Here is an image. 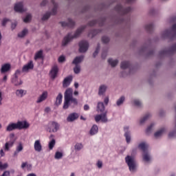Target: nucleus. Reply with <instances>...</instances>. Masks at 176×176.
<instances>
[{
	"mask_svg": "<svg viewBox=\"0 0 176 176\" xmlns=\"http://www.w3.org/2000/svg\"><path fill=\"white\" fill-rule=\"evenodd\" d=\"M162 37L163 38H170V40H174L176 38V23L172 26L170 30H165L162 34ZM176 52V44L173 45L169 50H164L160 52V55L161 56H166L168 54H173Z\"/></svg>",
	"mask_w": 176,
	"mask_h": 176,
	"instance_id": "obj_1",
	"label": "nucleus"
},
{
	"mask_svg": "<svg viewBox=\"0 0 176 176\" xmlns=\"http://www.w3.org/2000/svg\"><path fill=\"white\" fill-rule=\"evenodd\" d=\"M74 90L72 88H68L66 89L64 94V104H63V109H68L69 108V105L73 104L75 107L78 105V100L74 98Z\"/></svg>",
	"mask_w": 176,
	"mask_h": 176,
	"instance_id": "obj_2",
	"label": "nucleus"
},
{
	"mask_svg": "<svg viewBox=\"0 0 176 176\" xmlns=\"http://www.w3.org/2000/svg\"><path fill=\"white\" fill-rule=\"evenodd\" d=\"M86 29V25L80 26L78 28L74 34L69 33L62 41L63 46H67L70 42H72V39H76L79 38L80 35L82 34V32Z\"/></svg>",
	"mask_w": 176,
	"mask_h": 176,
	"instance_id": "obj_3",
	"label": "nucleus"
},
{
	"mask_svg": "<svg viewBox=\"0 0 176 176\" xmlns=\"http://www.w3.org/2000/svg\"><path fill=\"white\" fill-rule=\"evenodd\" d=\"M138 146L144 153L143 160H144V162H149V160H151V156L149 153H148V144H145V142H142Z\"/></svg>",
	"mask_w": 176,
	"mask_h": 176,
	"instance_id": "obj_4",
	"label": "nucleus"
},
{
	"mask_svg": "<svg viewBox=\"0 0 176 176\" xmlns=\"http://www.w3.org/2000/svg\"><path fill=\"white\" fill-rule=\"evenodd\" d=\"M20 74H21V70L17 69L14 74V77L11 80V83L15 86H21L23 85V80H21V78H19V76H20Z\"/></svg>",
	"mask_w": 176,
	"mask_h": 176,
	"instance_id": "obj_5",
	"label": "nucleus"
},
{
	"mask_svg": "<svg viewBox=\"0 0 176 176\" xmlns=\"http://www.w3.org/2000/svg\"><path fill=\"white\" fill-rule=\"evenodd\" d=\"M79 49H78V52L80 53H86V52H87V50H89V42L87 41H81L79 44Z\"/></svg>",
	"mask_w": 176,
	"mask_h": 176,
	"instance_id": "obj_6",
	"label": "nucleus"
},
{
	"mask_svg": "<svg viewBox=\"0 0 176 176\" xmlns=\"http://www.w3.org/2000/svg\"><path fill=\"white\" fill-rule=\"evenodd\" d=\"M60 129V124L57 122L52 121L49 123V133H57Z\"/></svg>",
	"mask_w": 176,
	"mask_h": 176,
	"instance_id": "obj_7",
	"label": "nucleus"
},
{
	"mask_svg": "<svg viewBox=\"0 0 176 176\" xmlns=\"http://www.w3.org/2000/svg\"><path fill=\"white\" fill-rule=\"evenodd\" d=\"M107 113H108V111H106L102 114L96 115L95 116V121L96 122V123H98L100 120H101L102 123H107V122H108V117L107 116Z\"/></svg>",
	"mask_w": 176,
	"mask_h": 176,
	"instance_id": "obj_8",
	"label": "nucleus"
},
{
	"mask_svg": "<svg viewBox=\"0 0 176 176\" xmlns=\"http://www.w3.org/2000/svg\"><path fill=\"white\" fill-rule=\"evenodd\" d=\"M14 10L18 13H24V12H27V8H24V4L21 1L14 4Z\"/></svg>",
	"mask_w": 176,
	"mask_h": 176,
	"instance_id": "obj_9",
	"label": "nucleus"
},
{
	"mask_svg": "<svg viewBox=\"0 0 176 176\" xmlns=\"http://www.w3.org/2000/svg\"><path fill=\"white\" fill-rule=\"evenodd\" d=\"M17 130L27 129L30 127V123L26 120L18 121L16 122Z\"/></svg>",
	"mask_w": 176,
	"mask_h": 176,
	"instance_id": "obj_10",
	"label": "nucleus"
},
{
	"mask_svg": "<svg viewBox=\"0 0 176 176\" xmlns=\"http://www.w3.org/2000/svg\"><path fill=\"white\" fill-rule=\"evenodd\" d=\"M32 69H34V61L30 60L22 68V72H30Z\"/></svg>",
	"mask_w": 176,
	"mask_h": 176,
	"instance_id": "obj_11",
	"label": "nucleus"
},
{
	"mask_svg": "<svg viewBox=\"0 0 176 176\" xmlns=\"http://www.w3.org/2000/svg\"><path fill=\"white\" fill-rule=\"evenodd\" d=\"M59 24H60L61 27H74L75 26V21L72 20V19H68L67 21H62L60 22Z\"/></svg>",
	"mask_w": 176,
	"mask_h": 176,
	"instance_id": "obj_12",
	"label": "nucleus"
},
{
	"mask_svg": "<svg viewBox=\"0 0 176 176\" xmlns=\"http://www.w3.org/2000/svg\"><path fill=\"white\" fill-rule=\"evenodd\" d=\"M130 10H131V8H128L126 10H123V7H122V6L120 4H118L115 7V11L118 12V13H129V12H130Z\"/></svg>",
	"mask_w": 176,
	"mask_h": 176,
	"instance_id": "obj_13",
	"label": "nucleus"
},
{
	"mask_svg": "<svg viewBox=\"0 0 176 176\" xmlns=\"http://www.w3.org/2000/svg\"><path fill=\"white\" fill-rule=\"evenodd\" d=\"M125 162L126 163L130 171L133 170V156L127 155L125 157Z\"/></svg>",
	"mask_w": 176,
	"mask_h": 176,
	"instance_id": "obj_14",
	"label": "nucleus"
},
{
	"mask_svg": "<svg viewBox=\"0 0 176 176\" xmlns=\"http://www.w3.org/2000/svg\"><path fill=\"white\" fill-rule=\"evenodd\" d=\"M51 2L53 5V8L50 13L51 16H56V14H57V9H58V4L56 3L54 0H52Z\"/></svg>",
	"mask_w": 176,
	"mask_h": 176,
	"instance_id": "obj_15",
	"label": "nucleus"
},
{
	"mask_svg": "<svg viewBox=\"0 0 176 176\" xmlns=\"http://www.w3.org/2000/svg\"><path fill=\"white\" fill-rule=\"evenodd\" d=\"M12 68V65L10 63H6L1 66V74H6V72H9Z\"/></svg>",
	"mask_w": 176,
	"mask_h": 176,
	"instance_id": "obj_16",
	"label": "nucleus"
},
{
	"mask_svg": "<svg viewBox=\"0 0 176 176\" xmlns=\"http://www.w3.org/2000/svg\"><path fill=\"white\" fill-rule=\"evenodd\" d=\"M71 82H72V76H69L66 77L63 82V87L66 89V87H68L71 85Z\"/></svg>",
	"mask_w": 176,
	"mask_h": 176,
	"instance_id": "obj_17",
	"label": "nucleus"
},
{
	"mask_svg": "<svg viewBox=\"0 0 176 176\" xmlns=\"http://www.w3.org/2000/svg\"><path fill=\"white\" fill-rule=\"evenodd\" d=\"M85 59V56L81 55L80 56H76L72 61V64L74 65H80V63Z\"/></svg>",
	"mask_w": 176,
	"mask_h": 176,
	"instance_id": "obj_18",
	"label": "nucleus"
},
{
	"mask_svg": "<svg viewBox=\"0 0 176 176\" xmlns=\"http://www.w3.org/2000/svg\"><path fill=\"white\" fill-rule=\"evenodd\" d=\"M108 64L111 67V68H115L119 64V59H113L110 58L107 60Z\"/></svg>",
	"mask_w": 176,
	"mask_h": 176,
	"instance_id": "obj_19",
	"label": "nucleus"
},
{
	"mask_svg": "<svg viewBox=\"0 0 176 176\" xmlns=\"http://www.w3.org/2000/svg\"><path fill=\"white\" fill-rule=\"evenodd\" d=\"M34 148L36 152H42V144L41 143V140H37L34 142Z\"/></svg>",
	"mask_w": 176,
	"mask_h": 176,
	"instance_id": "obj_20",
	"label": "nucleus"
},
{
	"mask_svg": "<svg viewBox=\"0 0 176 176\" xmlns=\"http://www.w3.org/2000/svg\"><path fill=\"white\" fill-rule=\"evenodd\" d=\"M96 111L97 112H100V113L105 112V105H104V102H98L97 103Z\"/></svg>",
	"mask_w": 176,
	"mask_h": 176,
	"instance_id": "obj_21",
	"label": "nucleus"
},
{
	"mask_svg": "<svg viewBox=\"0 0 176 176\" xmlns=\"http://www.w3.org/2000/svg\"><path fill=\"white\" fill-rule=\"evenodd\" d=\"M108 87L106 85H101L98 88V96H104L107 93V89Z\"/></svg>",
	"mask_w": 176,
	"mask_h": 176,
	"instance_id": "obj_22",
	"label": "nucleus"
},
{
	"mask_svg": "<svg viewBox=\"0 0 176 176\" xmlns=\"http://www.w3.org/2000/svg\"><path fill=\"white\" fill-rule=\"evenodd\" d=\"M57 74H58V67H57V65H54L50 72L51 78H52V79H55L56 76H57Z\"/></svg>",
	"mask_w": 176,
	"mask_h": 176,
	"instance_id": "obj_23",
	"label": "nucleus"
},
{
	"mask_svg": "<svg viewBox=\"0 0 176 176\" xmlns=\"http://www.w3.org/2000/svg\"><path fill=\"white\" fill-rule=\"evenodd\" d=\"M131 67V63L130 61L128 60H123L120 63V68L121 69H127Z\"/></svg>",
	"mask_w": 176,
	"mask_h": 176,
	"instance_id": "obj_24",
	"label": "nucleus"
},
{
	"mask_svg": "<svg viewBox=\"0 0 176 176\" xmlns=\"http://www.w3.org/2000/svg\"><path fill=\"white\" fill-rule=\"evenodd\" d=\"M15 94L16 97H19V98H22V97H24L25 94H27V91L24 89H16L15 91Z\"/></svg>",
	"mask_w": 176,
	"mask_h": 176,
	"instance_id": "obj_25",
	"label": "nucleus"
},
{
	"mask_svg": "<svg viewBox=\"0 0 176 176\" xmlns=\"http://www.w3.org/2000/svg\"><path fill=\"white\" fill-rule=\"evenodd\" d=\"M78 118H79V114H78L76 113H73L68 116L67 120L68 122H74V120H76V119H78Z\"/></svg>",
	"mask_w": 176,
	"mask_h": 176,
	"instance_id": "obj_26",
	"label": "nucleus"
},
{
	"mask_svg": "<svg viewBox=\"0 0 176 176\" xmlns=\"http://www.w3.org/2000/svg\"><path fill=\"white\" fill-rule=\"evenodd\" d=\"M47 98V91H44L37 99L36 102L37 104H40V102H43Z\"/></svg>",
	"mask_w": 176,
	"mask_h": 176,
	"instance_id": "obj_27",
	"label": "nucleus"
},
{
	"mask_svg": "<svg viewBox=\"0 0 176 176\" xmlns=\"http://www.w3.org/2000/svg\"><path fill=\"white\" fill-rule=\"evenodd\" d=\"M17 130V123H10L6 127V131H13Z\"/></svg>",
	"mask_w": 176,
	"mask_h": 176,
	"instance_id": "obj_28",
	"label": "nucleus"
},
{
	"mask_svg": "<svg viewBox=\"0 0 176 176\" xmlns=\"http://www.w3.org/2000/svg\"><path fill=\"white\" fill-rule=\"evenodd\" d=\"M24 149L23 143L19 142V145L16 146V151L14 152V156H17L19 152H21Z\"/></svg>",
	"mask_w": 176,
	"mask_h": 176,
	"instance_id": "obj_29",
	"label": "nucleus"
},
{
	"mask_svg": "<svg viewBox=\"0 0 176 176\" xmlns=\"http://www.w3.org/2000/svg\"><path fill=\"white\" fill-rule=\"evenodd\" d=\"M31 20H32V14L28 13L26 14V16L23 19V23H31Z\"/></svg>",
	"mask_w": 176,
	"mask_h": 176,
	"instance_id": "obj_30",
	"label": "nucleus"
},
{
	"mask_svg": "<svg viewBox=\"0 0 176 176\" xmlns=\"http://www.w3.org/2000/svg\"><path fill=\"white\" fill-rule=\"evenodd\" d=\"M14 145V140H10L5 144L4 149L5 151H9V148H12Z\"/></svg>",
	"mask_w": 176,
	"mask_h": 176,
	"instance_id": "obj_31",
	"label": "nucleus"
},
{
	"mask_svg": "<svg viewBox=\"0 0 176 176\" xmlns=\"http://www.w3.org/2000/svg\"><path fill=\"white\" fill-rule=\"evenodd\" d=\"M61 102H63V94L59 93L56 96L55 104L56 105H60Z\"/></svg>",
	"mask_w": 176,
	"mask_h": 176,
	"instance_id": "obj_32",
	"label": "nucleus"
},
{
	"mask_svg": "<svg viewBox=\"0 0 176 176\" xmlns=\"http://www.w3.org/2000/svg\"><path fill=\"white\" fill-rule=\"evenodd\" d=\"M101 30H91L89 33L88 34V36L89 38H94L95 36L97 35V34H100L101 32Z\"/></svg>",
	"mask_w": 176,
	"mask_h": 176,
	"instance_id": "obj_33",
	"label": "nucleus"
},
{
	"mask_svg": "<svg viewBox=\"0 0 176 176\" xmlns=\"http://www.w3.org/2000/svg\"><path fill=\"white\" fill-rule=\"evenodd\" d=\"M39 58H43V51L39 50L38 52H36L34 55V60H39Z\"/></svg>",
	"mask_w": 176,
	"mask_h": 176,
	"instance_id": "obj_34",
	"label": "nucleus"
},
{
	"mask_svg": "<svg viewBox=\"0 0 176 176\" xmlns=\"http://www.w3.org/2000/svg\"><path fill=\"white\" fill-rule=\"evenodd\" d=\"M51 16L52 15L50 14V12H45L44 14H43V16L41 17L42 21H47V20H49V19H50Z\"/></svg>",
	"mask_w": 176,
	"mask_h": 176,
	"instance_id": "obj_35",
	"label": "nucleus"
},
{
	"mask_svg": "<svg viewBox=\"0 0 176 176\" xmlns=\"http://www.w3.org/2000/svg\"><path fill=\"white\" fill-rule=\"evenodd\" d=\"M91 135H94V134H97L98 133V126L97 125H94L90 131H89Z\"/></svg>",
	"mask_w": 176,
	"mask_h": 176,
	"instance_id": "obj_36",
	"label": "nucleus"
},
{
	"mask_svg": "<svg viewBox=\"0 0 176 176\" xmlns=\"http://www.w3.org/2000/svg\"><path fill=\"white\" fill-rule=\"evenodd\" d=\"M125 130V138H126V141L127 142V144H130V141H131V137L130 136V133L127 131V128L124 129Z\"/></svg>",
	"mask_w": 176,
	"mask_h": 176,
	"instance_id": "obj_37",
	"label": "nucleus"
},
{
	"mask_svg": "<svg viewBox=\"0 0 176 176\" xmlns=\"http://www.w3.org/2000/svg\"><path fill=\"white\" fill-rule=\"evenodd\" d=\"M27 34H28V30L23 29L21 32H20L18 34V37L19 38H24V36H25V35H27Z\"/></svg>",
	"mask_w": 176,
	"mask_h": 176,
	"instance_id": "obj_38",
	"label": "nucleus"
},
{
	"mask_svg": "<svg viewBox=\"0 0 176 176\" xmlns=\"http://www.w3.org/2000/svg\"><path fill=\"white\" fill-rule=\"evenodd\" d=\"M124 100H126V98H124V96H121L116 102L117 107H120V105H123Z\"/></svg>",
	"mask_w": 176,
	"mask_h": 176,
	"instance_id": "obj_39",
	"label": "nucleus"
},
{
	"mask_svg": "<svg viewBox=\"0 0 176 176\" xmlns=\"http://www.w3.org/2000/svg\"><path fill=\"white\" fill-rule=\"evenodd\" d=\"M54 145H56V140H54V138H52L48 144L49 149L52 151V149L54 148Z\"/></svg>",
	"mask_w": 176,
	"mask_h": 176,
	"instance_id": "obj_40",
	"label": "nucleus"
},
{
	"mask_svg": "<svg viewBox=\"0 0 176 176\" xmlns=\"http://www.w3.org/2000/svg\"><path fill=\"white\" fill-rule=\"evenodd\" d=\"M165 131L166 129L164 128H162L160 130L155 133L154 136L155 138L160 137L165 132Z\"/></svg>",
	"mask_w": 176,
	"mask_h": 176,
	"instance_id": "obj_41",
	"label": "nucleus"
},
{
	"mask_svg": "<svg viewBox=\"0 0 176 176\" xmlns=\"http://www.w3.org/2000/svg\"><path fill=\"white\" fill-rule=\"evenodd\" d=\"M153 24H148V25H146L145 26V30L148 32H149V33H151V32H152L153 31Z\"/></svg>",
	"mask_w": 176,
	"mask_h": 176,
	"instance_id": "obj_42",
	"label": "nucleus"
},
{
	"mask_svg": "<svg viewBox=\"0 0 176 176\" xmlns=\"http://www.w3.org/2000/svg\"><path fill=\"white\" fill-rule=\"evenodd\" d=\"M74 74H80V65H75L74 67Z\"/></svg>",
	"mask_w": 176,
	"mask_h": 176,
	"instance_id": "obj_43",
	"label": "nucleus"
},
{
	"mask_svg": "<svg viewBox=\"0 0 176 176\" xmlns=\"http://www.w3.org/2000/svg\"><path fill=\"white\" fill-rule=\"evenodd\" d=\"M74 148L76 151H80V149L83 148V144H82V143H77L74 146Z\"/></svg>",
	"mask_w": 176,
	"mask_h": 176,
	"instance_id": "obj_44",
	"label": "nucleus"
},
{
	"mask_svg": "<svg viewBox=\"0 0 176 176\" xmlns=\"http://www.w3.org/2000/svg\"><path fill=\"white\" fill-rule=\"evenodd\" d=\"M111 41V39L109 38V37L104 36L102 37V42L103 43H109V41Z\"/></svg>",
	"mask_w": 176,
	"mask_h": 176,
	"instance_id": "obj_45",
	"label": "nucleus"
},
{
	"mask_svg": "<svg viewBox=\"0 0 176 176\" xmlns=\"http://www.w3.org/2000/svg\"><path fill=\"white\" fill-rule=\"evenodd\" d=\"M98 53H100V44H98V46H97L95 52L93 54V57H94V58L97 57Z\"/></svg>",
	"mask_w": 176,
	"mask_h": 176,
	"instance_id": "obj_46",
	"label": "nucleus"
},
{
	"mask_svg": "<svg viewBox=\"0 0 176 176\" xmlns=\"http://www.w3.org/2000/svg\"><path fill=\"white\" fill-rule=\"evenodd\" d=\"M149 117H151V114L147 113L144 118H142L140 120V124H144V122H145V121H146V120H148V118H149Z\"/></svg>",
	"mask_w": 176,
	"mask_h": 176,
	"instance_id": "obj_47",
	"label": "nucleus"
},
{
	"mask_svg": "<svg viewBox=\"0 0 176 176\" xmlns=\"http://www.w3.org/2000/svg\"><path fill=\"white\" fill-rule=\"evenodd\" d=\"M107 56H108V50H104L102 52V58L103 60H105L107 58Z\"/></svg>",
	"mask_w": 176,
	"mask_h": 176,
	"instance_id": "obj_48",
	"label": "nucleus"
},
{
	"mask_svg": "<svg viewBox=\"0 0 176 176\" xmlns=\"http://www.w3.org/2000/svg\"><path fill=\"white\" fill-rule=\"evenodd\" d=\"M9 167V165L8 163L2 164V162H0V170H5Z\"/></svg>",
	"mask_w": 176,
	"mask_h": 176,
	"instance_id": "obj_49",
	"label": "nucleus"
},
{
	"mask_svg": "<svg viewBox=\"0 0 176 176\" xmlns=\"http://www.w3.org/2000/svg\"><path fill=\"white\" fill-rule=\"evenodd\" d=\"M55 159H61L63 157V153L61 152H59V151H57L56 153H55Z\"/></svg>",
	"mask_w": 176,
	"mask_h": 176,
	"instance_id": "obj_50",
	"label": "nucleus"
},
{
	"mask_svg": "<svg viewBox=\"0 0 176 176\" xmlns=\"http://www.w3.org/2000/svg\"><path fill=\"white\" fill-rule=\"evenodd\" d=\"M155 126V124L152 123L149 126L147 127L146 133L148 134L152 131V128Z\"/></svg>",
	"mask_w": 176,
	"mask_h": 176,
	"instance_id": "obj_51",
	"label": "nucleus"
},
{
	"mask_svg": "<svg viewBox=\"0 0 176 176\" xmlns=\"http://www.w3.org/2000/svg\"><path fill=\"white\" fill-rule=\"evenodd\" d=\"M10 141H14V142H16V138L14 133L10 134Z\"/></svg>",
	"mask_w": 176,
	"mask_h": 176,
	"instance_id": "obj_52",
	"label": "nucleus"
},
{
	"mask_svg": "<svg viewBox=\"0 0 176 176\" xmlns=\"http://www.w3.org/2000/svg\"><path fill=\"white\" fill-rule=\"evenodd\" d=\"M104 105H108L109 104V96H105L104 98Z\"/></svg>",
	"mask_w": 176,
	"mask_h": 176,
	"instance_id": "obj_53",
	"label": "nucleus"
},
{
	"mask_svg": "<svg viewBox=\"0 0 176 176\" xmlns=\"http://www.w3.org/2000/svg\"><path fill=\"white\" fill-rule=\"evenodd\" d=\"M96 24H97V21L93 20L89 22L88 25H89V27H93V25H96Z\"/></svg>",
	"mask_w": 176,
	"mask_h": 176,
	"instance_id": "obj_54",
	"label": "nucleus"
},
{
	"mask_svg": "<svg viewBox=\"0 0 176 176\" xmlns=\"http://www.w3.org/2000/svg\"><path fill=\"white\" fill-rule=\"evenodd\" d=\"M58 63H64V61H65V56H60L59 58H58Z\"/></svg>",
	"mask_w": 176,
	"mask_h": 176,
	"instance_id": "obj_55",
	"label": "nucleus"
},
{
	"mask_svg": "<svg viewBox=\"0 0 176 176\" xmlns=\"http://www.w3.org/2000/svg\"><path fill=\"white\" fill-rule=\"evenodd\" d=\"M46 5H47V0H43L40 3V6L42 8H43V6H46Z\"/></svg>",
	"mask_w": 176,
	"mask_h": 176,
	"instance_id": "obj_56",
	"label": "nucleus"
},
{
	"mask_svg": "<svg viewBox=\"0 0 176 176\" xmlns=\"http://www.w3.org/2000/svg\"><path fill=\"white\" fill-rule=\"evenodd\" d=\"M175 136H176V131H173V132H170V133L168 134V137H169L170 138H174V137H175Z\"/></svg>",
	"mask_w": 176,
	"mask_h": 176,
	"instance_id": "obj_57",
	"label": "nucleus"
},
{
	"mask_svg": "<svg viewBox=\"0 0 176 176\" xmlns=\"http://www.w3.org/2000/svg\"><path fill=\"white\" fill-rule=\"evenodd\" d=\"M133 103H134V104H135V106H138V107H140V106L141 105V102H140V101L138 100H135L133 101Z\"/></svg>",
	"mask_w": 176,
	"mask_h": 176,
	"instance_id": "obj_58",
	"label": "nucleus"
},
{
	"mask_svg": "<svg viewBox=\"0 0 176 176\" xmlns=\"http://www.w3.org/2000/svg\"><path fill=\"white\" fill-rule=\"evenodd\" d=\"M16 27H17V23L16 22L12 23V25H11L12 31H13V30H14V28H16Z\"/></svg>",
	"mask_w": 176,
	"mask_h": 176,
	"instance_id": "obj_59",
	"label": "nucleus"
},
{
	"mask_svg": "<svg viewBox=\"0 0 176 176\" xmlns=\"http://www.w3.org/2000/svg\"><path fill=\"white\" fill-rule=\"evenodd\" d=\"M28 166V162H23L21 164V168H25Z\"/></svg>",
	"mask_w": 176,
	"mask_h": 176,
	"instance_id": "obj_60",
	"label": "nucleus"
},
{
	"mask_svg": "<svg viewBox=\"0 0 176 176\" xmlns=\"http://www.w3.org/2000/svg\"><path fill=\"white\" fill-rule=\"evenodd\" d=\"M97 166H98V168H101L102 167V162L98 161L97 163Z\"/></svg>",
	"mask_w": 176,
	"mask_h": 176,
	"instance_id": "obj_61",
	"label": "nucleus"
},
{
	"mask_svg": "<svg viewBox=\"0 0 176 176\" xmlns=\"http://www.w3.org/2000/svg\"><path fill=\"white\" fill-rule=\"evenodd\" d=\"M89 109H90V107H89L88 104L84 105V110L85 111H89Z\"/></svg>",
	"mask_w": 176,
	"mask_h": 176,
	"instance_id": "obj_62",
	"label": "nucleus"
},
{
	"mask_svg": "<svg viewBox=\"0 0 176 176\" xmlns=\"http://www.w3.org/2000/svg\"><path fill=\"white\" fill-rule=\"evenodd\" d=\"M8 19H3L2 21V25H3V26L6 25V23H8Z\"/></svg>",
	"mask_w": 176,
	"mask_h": 176,
	"instance_id": "obj_63",
	"label": "nucleus"
},
{
	"mask_svg": "<svg viewBox=\"0 0 176 176\" xmlns=\"http://www.w3.org/2000/svg\"><path fill=\"white\" fill-rule=\"evenodd\" d=\"M45 112H46V113H49V112H50V107H46L45 109Z\"/></svg>",
	"mask_w": 176,
	"mask_h": 176,
	"instance_id": "obj_64",
	"label": "nucleus"
}]
</instances>
